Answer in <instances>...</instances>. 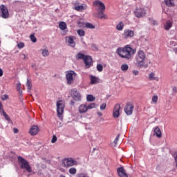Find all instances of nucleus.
Returning a JSON list of instances; mask_svg holds the SVG:
<instances>
[{
	"label": "nucleus",
	"instance_id": "f257e3e1",
	"mask_svg": "<svg viewBox=\"0 0 177 177\" xmlns=\"http://www.w3.org/2000/svg\"><path fill=\"white\" fill-rule=\"evenodd\" d=\"M116 53L122 59L129 60L136 53V49H133L129 45H127L124 47H119L116 50Z\"/></svg>",
	"mask_w": 177,
	"mask_h": 177
},
{
	"label": "nucleus",
	"instance_id": "f03ea898",
	"mask_svg": "<svg viewBox=\"0 0 177 177\" xmlns=\"http://www.w3.org/2000/svg\"><path fill=\"white\" fill-rule=\"evenodd\" d=\"M146 64V53L142 50H139L135 57V65L136 67H143Z\"/></svg>",
	"mask_w": 177,
	"mask_h": 177
},
{
	"label": "nucleus",
	"instance_id": "7ed1b4c3",
	"mask_svg": "<svg viewBox=\"0 0 177 177\" xmlns=\"http://www.w3.org/2000/svg\"><path fill=\"white\" fill-rule=\"evenodd\" d=\"M18 162L21 169H26L27 172H32V168L30 166V163L24 158L21 156L18 157Z\"/></svg>",
	"mask_w": 177,
	"mask_h": 177
},
{
	"label": "nucleus",
	"instance_id": "20e7f679",
	"mask_svg": "<svg viewBox=\"0 0 177 177\" xmlns=\"http://www.w3.org/2000/svg\"><path fill=\"white\" fill-rule=\"evenodd\" d=\"M93 6L97 12H104L106 10L104 3L100 0H95L93 2Z\"/></svg>",
	"mask_w": 177,
	"mask_h": 177
},
{
	"label": "nucleus",
	"instance_id": "39448f33",
	"mask_svg": "<svg viewBox=\"0 0 177 177\" xmlns=\"http://www.w3.org/2000/svg\"><path fill=\"white\" fill-rule=\"evenodd\" d=\"M75 77H77V73L74 72V71H68L66 74V82L68 85H71L73 82H74V80H75Z\"/></svg>",
	"mask_w": 177,
	"mask_h": 177
},
{
	"label": "nucleus",
	"instance_id": "423d86ee",
	"mask_svg": "<svg viewBox=\"0 0 177 177\" xmlns=\"http://www.w3.org/2000/svg\"><path fill=\"white\" fill-rule=\"evenodd\" d=\"M77 39V37L75 36L70 35L66 36L65 37V42L67 44L68 46H70L71 48H75V40Z\"/></svg>",
	"mask_w": 177,
	"mask_h": 177
},
{
	"label": "nucleus",
	"instance_id": "0eeeda50",
	"mask_svg": "<svg viewBox=\"0 0 177 177\" xmlns=\"http://www.w3.org/2000/svg\"><path fill=\"white\" fill-rule=\"evenodd\" d=\"M57 112L59 118H62V115L64 113V101L59 100L57 102Z\"/></svg>",
	"mask_w": 177,
	"mask_h": 177
},
{
	"label": "nucleus",
	"instance_id": "6e6552de",
	"mask_svg": "<svg viewBox=\"0 0 177 177\" xmlns=\"http://www.w3.org/2000/svg\"><path fill=\"white\" fill-rule=\"evenodd\" d=\"M63 164L65 167H74L78 165V162L73 158H67L63 160Z\"/></svg>",
	"mask_w": 177,
	"mask_h": 177
},
{
	"label": "nucleus",
	"instance_id": "1a4fd4ad",
	"mask_svg": "<svg viewBox=\"0 0 177 177\" xmlns=\"http://www.w3.org/2000/svg\"><path fill=\"white\" fill-rule=\"evenodd\" d=\"M0 13L2 19H9V10H8V7L3 4L0 6Z\"/></svg>",
	"mask_w": 177,
	"mask_h": 177
},
{
	"label": "nucleus",
	"instance_id": "9d476101",
	"mask_svg": "<svg viewBox=\"0 0 177 177\" xmlns=\"http://www.w3.org/2000/svg\"><path fill=\"white\" fill-rule=\"evenodd\" d=\"M133 35H135V32L131 29H125L122 35L124 39H129V38H132Z\"/></svg>",
	"mask_w": 177,
	"mask_h": 177
},
{
	"label": "nucleus",
	"instance_id": "9b49d317",
	"mask_svg": "<svg viewBox=\"0 0 177 177\" xmlns=\"http://www.w3.org/2000/svg\"><path fill=\"white\" fill-rule=\"evenodd\" d=\"M136 17L140 18L146 15V10L143 8H137L134 12Z\"/></svg>",
	"mask_w": 177,
	"mask_h": 177
},
{
	"label": "nucleus",
	"instance_id": "f8f14e48",
	"mask_svg": "<svg viewBox=\"0 0 177 177\" xmlns=\"http://www.w3.org/2000/svg\"><path fill=\"white\" fill-rule=\"evenodd\" d=\"M71 95L73 99L75 100L76 102H81V93H80L77 90H71Z\"/></svg>",
	"mask_w": 177,
	"mask_h": 177
},
{
	"label": "nucleus",
	"instance_id": "ddd939ff",
	"mask_svg": "<svg viewBox=\"0 0 177 177\" xmlns=\"http://www.w3.org/2000/svg\"><path fill=\"white\" fill-rule=\"evenodd\" d=\"M59 28L62 30L61 34L62 35H67V32H68V30H67V24L64 21H61L59 24Z\"/></svg>",
	"mask_w": 177,
	"mask_h": 177
},
{
	"label": "nucleus",
	"instance_id": "4468645a",
	"mask_svg": "<svg viewBox=\"0 0 177 177\" xmlns=\"http://www.w3.org/2000/svg\"><path fill=\"white\" fill-rule=\"evenodd\" d=\"M120 110H121V106L118 104H115L113 111V118H118V117H120Z\"/></svg>",
	"mask_w": 177,
	"mask_h": 177
},
{
	"label": "nucleus",
	"instance_id": "2eb2a0df",
	"mask_svg": "<svg viewBox=\"0 0 177 177\" xmlns=\"http://www.w3.org/2000/svg\"><path fill=\"white\" fill-rule=\"evenodd\" d=\"M133 111V104L131 103H128L124 108V112L127 115H131L132 112Z\"/></svg>",
	"mask_w": 177,
	"mask_h": 177
},
{
	"label": "nucleus",
	"instance_id": "dca6fc26",
	"mask_svg": "<svg viewBox=\"0 0 177 177\" xmlns=\"http://www.w3.org/2000/svg\"><path fill=\"white\" fill-rule=\"evenodd\" d=\"M83 60L84 62L86 68H89L92 64V57L89 55H86Z\"/></svg>",
	"mask_w": 177,
	"mask_h": 177
},
{
	"label": "nucleus",
	"instance_id": "f3484780",
	"mask_svg": "<svg viewBox=\"0 0 177 177\" xmlns=\"http://www.w3.org/2000/svg\"><path fill=\"white\" fill-rule=\"evenodd\" d=\"M78 111L80 114H85L88 111V105L86 104H82L79 106Z\"/></svg>",
	"mask_w": 177,
	"mask_h": 177
},
{
	"label": "nucleus",
	"instance_id": "a211bd4d",
	"mask_svg": "<svg viewBox=\"0 0 177 177\" xmlns=\"http://www.w3.org/2000/svg\"><path fill=\"white\" fill-rule=\"evenodd\" d=\"M38 132H39V128H38V127L35 125L32 126L29 131L30 135H31L32 136L37 135Z\"/></svg>",
	"mask_w": 177,
	"mask_h": 177
},
{
	"label": "nucleus",
	"instance_id": "6ab92c4d",
	"mask_svg": "<svg viewBox=\"0 0 177 177\" xmlns=\"http://www.w3.org/2000/svg\"><path fill=\"white\" fill-rule=\"evenodd\" d=\"M117 171L120 177H128V174H127V171H125L124 167L118 168Z\"/></svg>",
	"mask_w": 177,
	"mask_h": 177
},
{
	"label": "nucleus",
	"instance_id": "aec40b11",
	"mask_svg": "<svg viewBox=\"0 0 177 177\" xmlns=\"http://www.w3.org/2000/svg\"><path fill=\"white\" fill-rule=\"evenodd\" d=\"M90 83L91 84V85H95L96 84H99L100 80L93 75H90Z\"/></svg>",
	"mask_w": 177,
	"mask_h": 177
},
{
	"label": "nucleus",
	"instance_id": "412c9836",
	"mask_svg": "<svg viewBox=\"0 0 177 177\" xmlns=\"http://www.w3.org/2000/svg\"><path fill=\"white\" fill-rule=\"evenodd\" d=\"M87 6L86 4L84 5H77L75 6V10H77V12H82L83 10H86Z\"/></svg>",
	"mask_w": 177,
	"mask_h": 177
},
{
	"label": "nucleus",
	"instance_id": "4be33fe9",
	"mask_svg": "<svg viewBox=\"0 0 177 177\" xmlns=\"http://www.w3.org/2000/svg\"><path fill=\"white\" fill-rule=\"evenodd\" d=\"M164 28L165 30H166V31H168V30H171V28H172V21H167L166 23L164 24Z\"/></svg>",
	"mask_w": 177,
	"mask_h": 177
},
{
	"label": "nucleus",
	"instance_id": "5701e85b",
	"mask_svg": "<svg viewBox=\"0 0 177 177\" xmlns=\"http://www.w3.org/2000/svg\"><path fill=\"white\" fill-rule=\"evenodd\" d=\"M149 78L151 81H159L158 77L156 76V73L151 72L149 74Z\"/></svg>",
	"mask_w": 177,
	"mask_h": 177
},
{
	"label": "nucleus",
	"instance_id": "b1692460",
	"mask_svg": "<svg viewBox=\"0 0 177 177\" xmlns=\"http://www.w3.org/2000/svg\"><path fill=\"white\" fill-rule=\"evenodd\" d=\"M166 6H169V8H172L175 6V0H164Z\"/></svg>",
	"mask_w": 177,
	"mask_h": 177
},
{
	"label": "nucleus",
	"instance_id": "393cba45",
	"mask_svg": "<svg viewBox=\"0 0 177 177\" xmlns=\"http://www.w3.org/2000/svg\"><path fill=\"white\" fill-rule=\"evenodd\" d=\"M97 18L98 19H107V15L104 14V11H97Z\"/></svg>",
	"mask_w": 177,
	"mask_h": 177
},
{
	"label": "nucleus",
	"instance_id": "a878e982",
	"mask_svg": "<svg viewBox=\"0 0 177 177\" xmlns=\"http://www.w3.org/2000/svg\"><path fill=\"white\" fill-rule=\"evenodd\" d=\"M153 132H154V135H156V136H157V138H161L162 133H161V130L160 129V128H158V127L155 128Z\"/></svg>",
	"mask_w": 177,
	"mask_h": 177
},
{
	"label": "nucleus",
	"instance_id": "bb28decb",
	"mask_svg": "<svg viewBox=\"0 0 177 177\" xmlns=\"http://www.w3.org/2000/svg\"><path fill=\"white\" fill-rule=\"evenodd\" d=\"M85 57H86V55H84L82 53H79L76 55L77 60H84Z\"/></svg>",
	"mask_w": 177,
	"mask_h": 177
},
{
	"label": "nucleus",
	"instance_id": "cd10ccee",
	"mask_svg": "<svg viewBox=\"0 0 177 177\" xmlns=\"http://www.w3.org/2000/svg\"><path fill=\"white\" fill-rule=\"evenodd\" d=\"M116 30H118V31H122V30H124V22L120 21L118 24L116 26Z\"/></svg>",
	"mask_w": 177,
	"mask_h": 177
},
{
	"label": "nucleus",
	"instance_id": "c85d7f7f",
	"mask_svg": "<svg viewBox=\"0 0 177 177\" xmlns=\"http://www.w3.org/2000/svg\"><path fill=\"white\" fill-rule=\"evenodd\" d=\"M41 55L43 57H46L49 55V50L48 49L44 48L41 50Z\"/></svg>",
	"mask_w": 177,
	"mask_h": 177
},
{
	"label": "nucleus",
	"instance_id": "c756f323",
	"mask_svg": "<svg viewBox=\"0 0 177 177\" xmlns=\"http://www.w3.org/2000/svg\"><path fill=\"white\" fill-rule=\"evenodd\" d=\"M128 68H129V66L127 64H123L121 65V70L124 73L128 71Z\"/></svg>",
	"mask_w": 177,
	"mask_h": 177
},
{
	"label": "nucleus",
	"instance_id": "7c9ffc66",
	"mask_svg": "<svg viewBox=\"0 0 177 177\" xmlns=\"http://www.w3.org/2000/svg\"><path fill=\"white\" fill-rule=\"evenodd\" d=\"M96 107H97V105L95 103H91L87 105L88 110H92V109H96Z\"/></svg>",
	"mask_w": 177,
	"mask_h": 177
},
{
	"label": "nucleus",
	"instance_id": "2f4dec72",
	"mask_svg": "<svg viewBox=\"0 0 177 177\" xmlns=\"http://www.w3.org/2000/svg\"><path fill=\"white\" fill-rule=\"evenodd\" d=\"M77 32L79 35V37H85V31L82 29H78L77 30Z\"/></svg>",
	"mask_w": 177,
	"mask_h": 177
},
{
	"label": "nucleus",
	"instance_id": "473e14b6",
	"mask_svg": "<svg viewBox=\"0 0 177 177\" xmlns=\"http://www.w3.org/2000/svg\"><path fill=\"white\" fill-rule=\"evenodd\" d=\"M85 27L86 28H90L91 30L95 29V26L91 23H86Z\"/></svg>",
	"mask_w": 177,
	"mask_h": 177
},
{
	"label": "nucleus",
	"instance_id": "72a5a7b5",
	"mask_svg": "<svg viewBox=\"0 0 177 177\" xmlns=\"http://www.w3.org/2000/svg\"><path fill=\"white\" fill-rule=\"evenodd\" d=\"M86 100H87V102H94L95 97L92 95H88L86 96Z\"/></svg>",
	"mask_w": 177,
	"mask_h": 177
},
{
	"label": "nucleus",
	"instance_id": "f704fd0d",
	"mask_svg": "<svg viewBox=\"0 0 177 177\" xmlns=\"http://www.w3.org/2000/svg\"><path fill=\"white\" fill-rule=\"evenodd\" d=\"M68 172L71 175H75V174H77V169L71 167L69 169Z\"/></svg>",
	"mask_w": 177,
	"mask_h": 177
},
{
	"label": "nucleus",
	"instance_id": "c9c22d12",
	"mask_svg": "<svg viewBox=\"0 0 177 177\" xmlns=\"http://www.w3.org/2000/svg\"><path fill=\"white\" fill-rule=\"evenodd\" d=\"M157 102H158V96L157 95L153 96L151 104H156Z\"/></svg>",
	"mask_w": 177,
	"mask_h": 177
},
{
	"label": "nucleus",
	"instance_id": "e433bc0d",
	"mask_svg": "<svg viewBox=\"0 0 177 177\" xmlns=\"http://www.w3.org/2000/svg\"><path fill=\"white\" fill-rule=\"evenodd\" d=\"M17 91H18V92H19L20 95H21V93H23V91H21V83L19 82L17 84Z\"/></svg>",
	"mask_w": 177,
	"mask_h": 177
},
{
	"label": "nucleus",
	"instance_id": "4c0bfd02",
	"mask_svg": "<svg viewBox=\"0 0 177 177\" xmlns=\"http://www.w3.org/2000/svg\"><path fill=\"white\" fill-rule=\"evenodd\" d=\"M26 85L28 86V92H31L32 85H31V82L28 79H27Z\"/></svg>",
	"mask_w": 177,
	"mask_h": 177
},
{
	"label": "nucleus",
	"instance_id": "58836bf2",
	"mask_svg": "<svg viewBox=\"0 0 177 177\" xmlns=\"http://www.w3.org/2000/svg\"><path fill=\"white\" fill-rule=\"evenodd\" d=\"M97 70L100 72L102 73V71H103V65L98 64L97 65Z\"/></svg>",
	"mask_w": 177,
	"mask_h": 177
},
{
	"label": "nucleus",
	"instance_id": "ea45409f",
	"mask_svg": "<svg viewBox=\"0 0 177 177\" xmlns=\"http://www.w3.org/2000/svg\"><path fill=\"white\" fill-rule=\"evenodd\" d=\"M176 46H177V43H176V41H171L169 42V46H170V48H175V47H176Z\"/></svg>",
	"mask_w": 177,
	"mask_h": 177
},
{
	"label": "nucleus",
	"instance_id": "a19ab883",
	"mask_svg": "<svg viewBox=\"0 0 177 177\" xmlns=\"http://www.w3.org/2000/svg\"><path fill=\"white\" fill-rule=\"evenodd\" d=\"M17 48L18 49H23V48H24V43L23 42L17 43Z\"/></svg>",
	"mask_w": 177,
	"mask_h": 177
},
{
	"label": "nucleus",
	"instance_id": "79ce46f5",
	"mask_svg": "<svg viewBox=\"0 0 177 177\" xmlns=\"http://www.w3.org/2000/svg\"><path fill=\"white\" fill-rule=\"evenodd\" d=\"M1 114L3 115V117L7 121H10V118H9V115L6 114V112H3Z\"/></svg>",
	"mask_w": 177,
	"mask_h": 177
},
{
	"label": "nucleus",
	"instance_id": "37998d69",
	"mask_svg": "<svg viewBox=\"0 0 177 177\" xmlns=\"http://www.w3.org/2000/svg\"><path fill=\"white\" fill-rule=\"evenodd\" d=\"M76 177H89V176L87 174L85 173H80L78 174Z\"/></svg>",
	"mask_w": 177,
	"mask_h": 177
},
{
	"label": "nucleus",
	"instance_id": "c03bdc74",
	"mask_svg": "<svg viewBox=\"0 0 177 177\" xmlns=\"http://www.w3.org/2000/svg\"><path fill=\"white\" fill-rule=\"evenodd\" d=\"M30 38L32 42H34V43L37 42V37H35L34 35H30Z\"/></svg>",
	"mask_w": 177,
	"mask_h": 177
},
{
	"label": "nucleus",
	"instance_id": "a18cd8bd",
	"mask_svg": "<svg viewBox=\"0 0 177 177\" xmlns=\"http://www.w3.org/2000/svg\"><path fill=\"white\" fill-rule=\"evenodd\" d=\"M150 23H151V24H153V26H157V24H158V23L157 22V21L153 19H149Z\"/></svg>",
	"mask_w": 177,
	"mask_h": 177
},
{
	"label": "nucleus",
	"instance_id": "49530a36",
	"mask_svg": "<svg viewBox=\"0 0 177 177\" xmlns=\"http://www.w3.org/2000/svg\"><path fill=\"white\" fill-rule=\"evenodd\" d=\"M19 56H20V57H21V59H22L23 60H26V59H28V56L26 55V54H24V53H21L20 55H19Z\"/></svg>",
	"mask_w": 177,
	"mask_h": 177
},
{
	"label": "nucleus",
	"instance_id": "de8ad7c7",
	"mask_svg": "<svg viewBox=\"0 0 177 177\" xmlns=\"http://www.w3.org/2000/svg\"><path fill=\"white\" fill-rule=\"evenodd\" d=\"M106 107H107V104H106V102H104L100 105V110H106Z\"/></svg>",
	"mask_w": 177,
	"mask_h": 177
},
{
	"label": "nucleus",
	"instance_id": "09e8293b",
	"mask_svg": "<svg viewBox=\"0 0 177 177\" xmlns=\"http://www.w3.org/2000/svg\"><path fill=\"white\" fill-rule=\"evenodd\" d=\"M57 142V137H56L55 135L53 136V138L51 139V143H56Z\"/></svg>",
	"mask_w": 177,
	"mask_h": 177
},
{
	"label": "nucleus",
	"instance_id": "8fccbe9b",
	"mask_svg": "<svg viewBox=\"0 0 177 177\" xmlns=\"http://www.w3.org/2000/svg\"><path fill=\"white\" fill-rule=\"evenodd\" d=\"M8 98H9V95L6 94L2 95L1 97L2 100H8Z\"/></svg>",
	"mask_w": 177,
	"mask_h": 177
},
{
	"label": "nucleus",
	"instance_id": "3c124183",
	"mask_svg": "<svg viewBox=\"0 0 177 177\" xmlns=\"http://www.w3.org/2000/svg\"><path fill=\"white\" fill-rule=\"evenodd\" d=\"M120 139V134H118L117 136V137L115 138L113 143H115V145H117V142H118V140Z\"/></svg>",
	"mask_w": 177,
	"mask_h": 177
},
{
	"label": "nucleus",
	"instance_id": "603ef678",
	"mask_svg": "<svg viewBox=\"0 0 177 177\" xmlns=\"http://www.w3.org/2000/svg\"><path fill=\"white\" fill-rule=\"evenodd\" d=\"M5 111L3 110V108H2V103L0 102V113L2 114Z\"/></svg>",
	"mask_w": 177,
	"mask_h": 177
},
{
	"label": "nucleus",
	"instance_id": "864d4df0",
	"mask_svg": "<svg viewBox=\"0 0 177 177\" xmlns=\"http://www.w3.org/2000/svg\"><path fill=\"white\" fill-rule=\"evenodd\" d=\"M172 91H173V93L174 95H175L176 93H177V87L174 86L172 88Z\"/></svg>",
	"mask_w": 177,
	"mask_h": 177
},
{
	"label": "nucleus",
	"instance_id": "5fc2aeb1",
	"mask_svg": "<svg viewBox=\"0 0 177 177\" xmlns=\"http://www.w3.org/2000/svg\"><path fill=\"white\" fill-rule=\"evenodd\" d=\"M133 75H139V71H133Z\"/></svg>",
	"mask_w": 177,
	"mask_h": 177
},
{
	"label": "nucleus",
	"instance_id": "6e6d98bb",
	"mask_svg": "<svg viewBox=\"0 0 177 177\" xmlns=\"http://www.w3.org/2000/svg\"><path fill=\"white\" fill-rule=\"evenodd\" d=\"M2 75H3V70L0 68V77H2Z\"/></svg>",
	"mask_w": 177,
	"mask_h": 177
},
{
	"label": "nucleus",
	"instance_id": "4d7b16f0",
	"mask_svg": "<svg viewBox=\"0 0 177 177\" xmlns=\"http://www.w3.org/2000/svg\"><path fill=\"white\" fill-rule=\"evenodd\" d=\"M173 52H175V53L177 54V46L173 48Z\"/></svg>",
	"mask_w": 177,
	"mask_h": 177
},
{
	"label": "nucleus",
	"instance_id": "13d9d810",
	"mask_svg": "<svg viewBox=\"0 0 177 177\" xmlns=\"http://www.w3.org/2000/svg\"><path fill=\"white\" fill-rule=\"evenodd\" d=\"M13 132H14V133H17V132H19V129L15 128V129H13Z\"/></svg>",
	"mask_w": 177,
	"mask_h": 177
},
{
	"label": "nucleus",
	"instance_id": "bf43d9fd",
	"mask_svg": "<svg viewBox=\"0 0 177 177\" xmlns=\"http://www.w3.org/2000/svg\"><path fill=\"white\" fill-rule=\"evenodd\" d=\"M97 115H99L100 117H102L103 114L102 113V112H97Z\"/></svg>",
	"mask_w": 177,
	"mask_h": 177
},
{
	"label": "nucleus",
	"instance_id": "052dcab7",
	"mask_svg": "<svg viewBox=\"0 0 177 177\" xmlns=\"http://www.w3.org/2000/svg\"><path fill=\"white\" fill-rule=\"evenodd\" d=\"M74 104H75L74 101H71V104L72 106H74Z\"/></svg>",
	"mask_w": 177,
	"mask_h": 177
},
{
	"label": "nucleus",
	"instance_id": "680f3d73",
	"mask_svg": "<svg viewBox=\"0 0 177 177\" xmlns=\"http://www.w3.org/2000/svg\"><path fill=\"white\" fill-rule=\"evenodd\" d=\"M82 44L86 46V43H85V41H82Z\"/></svg>",
	"mask_w": 177,
	"mask_h": 177
},
{
	"label": "nucleus",
	"instance_id": "e2e57ef3",
	"mask_svg": "<svg viewBox=\"0 0 177 177\" xmlns=\"http://www.w3.org/2000/svg\"><path fill=\"white\" fill-rule=\"evenodd\" d=\"M59 177H66L64 175H60Z\"/></svg>",
	"mask_w": 177,
	"mask_h": 177
},
{
	"label": "nucleus",
	"instance_id": "0e129e2a",
	"mask_svg": "<svg viewBox=\"0 0 177 177\" xmlns=\"http://www.w3.org/2000/svg\"><path fill=\"white\" fill-rule=\"evenodd\" d=\"M45 167H46L45 165H43V166H42L43 168H45Z\"/></svg>",
	"mask_w": 177,
	"mask_h": 177
}]
</instances>
